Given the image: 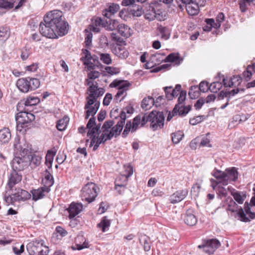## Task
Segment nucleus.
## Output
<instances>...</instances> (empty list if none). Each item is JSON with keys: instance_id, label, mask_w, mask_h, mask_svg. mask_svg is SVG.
I'll return each instance as SVG.
<instances>
[{"instance_id": "50", "label": "nucleus", "mask_w": 255, "mask_h": 255, "mask_svg": "<svg viewBox=\"0 0 255 255\" xmlns=\"http://www.w3.org/2000/svg\"><path fill=\"white\" fill-rule=\"evenodd\" d=\"M41 157L36 155H31L29 156V164H33L36 166L39 165L41 163Z\"/></svg>"}, {"instance_id": "25", "label": "nucleus", "mask_w": 255, "mask_h": 255, "mask_svg": "<svg viewBox=\"0 0 255 255\" xmlns=\"http://www.w3.org/2000/svg\"><path fill=\"white\" fill-rule=\"evenodd\" d=\"M184 221L188 226H193L197 223V218L191 211H187L184 218Z\"/></svg>"}, {"instance_id": "23", "label": "nucleus", "mask_w": 255, "mask_h": 255, "mask_svg": "<svg viewBox=\"0 0 255 255\" xmlns=\"http://www.w3.org/2000/svg\"><path fill=\"white\" fill-rule=\"evenodd\" d=\"M186 9L189 16L197 15L200 11L198 3L194 1L186 5Z\"/></svg>"}, {"instance_id": "49", "label": "nucleus", "mask_w": 255, "mask_h": 255, "mask_svg": "<svg viewBox=\"0 0 255 255\" xmlns=\"http://www.w3.org/2000/svg\"><path fill=\"white\" fill-rule=\"evenodd\" d=\"M232 195L234 197V199L239 203V204H243L244 200L246 198V196L245 195L242 196L240 192L237 191L234 193H232Z\"/></svg>"}, {"instance_id": "20", "label": "nucleus", "mask_w": 255, "mask_h": 255, "mask_svg": "<svg viewBox=\"0 0 255 255\" xmlns=\"http://www.w3.org/2000/svg\"><path fill=\"white\" fill-rule=\"evenodd\" d=\"M16 192L12 194L15 196L17 202L25 201L31 198V194L27 191L21 188L16 189Z\"/></svg>"}, {"instance_id": "31", "label": "nucleus", "mask_w": 255, "mask_h": 255, "mask_svg": "<svg viewBox=\"0 0 255 255\" xmlns=\"http://www.w3.org/2000/svg\"><path fill=\"white\" fill-rule=\"evenodd\" d=\"M139 241L141 244L143 245L144 250L148 252L150 250L151 243L150 238L145 235H141L139 238Z\"/></svg>"}, {"instance_id": "41", "label": "nucleus", "mask_w": 255, "mask_h": 255, "mask_svg": "<svg viewBox=\"0 0 255 255\" xmlns=\"http://www.w3.org/2000/svg\"><path fill=\"white\" fill-rule=\"evenodd\" d=\"M223 77H224V76H223ZM235 79H237L238 81H242V78L239 75H234V76H233L231 78L230 80L229 81L228 83L227 82L226 79L224 77H223V85L225 87H232L234 85V84H235V82L234 81V80H235Z\"/></svg>"}, {"instance_id": "10", "label": "nucleus", "mask_w": 255, "mask_h": 255, "mask_svg": "<svg viewBox=\"0 0 255 255\" xmlns=\"http://www.w3.org/2000/svg\"><path fill=\"white\" fill-rule=\"evenodd\" d=\"M87 84L89 86L87 89L89 93L90 97L96 98L98 100V98L103 95L105 93V90L102 88H98V84L97 82H93L90 80L87 81Z\"/></svg>"}, {"instance_id": "7", "label": "nucleus", "mask_w": 255, "mask_h": 255, "mask_svg": "<svg viewBox=\"0 0 255 255\" xmlns=\"http://www.w3.org/2000/svg\"><path fill=\"white\" fill-rule=\"evenodd\" d=\"M27 250L29 255H47L49 249L46 246H43V244L39 242H33L27 246Z\"/></svg>"}, {"instance_id": "44", "label": "nucleus", "mask_w": 255, "mask_h": 255, "mask_svg": "<svg viewBox=\"0 0 255 255\" xmlns=\"http://www.w3.org/2000/svg\"><path fill=\"white\" fill-rule=\"evenodd\" d=\"M84 31L85 32V45L88 48L92 45L93 34L88 29H85Z\"/></svg>"}, {"instance_id": "56", "label": "nucleus", "mask_w": 255, "mask_h": 255, "mask_svg": "<svg viewBox=\"0 0 255 255\" xmlns=\"http://www.w3.org/2000/svg\"><path fill=\"white\" fill-rule=\"evenodd\" d=\"M127 91H126L125 90H123L122 89H121L120 88H118V91L116 94L114 100L116 101L117 102H118L119 98L121 96H123V98L119 100L120 102L122 101L124 99V98L126 96Z\"/></svg>"}, {"instance_id": "13", "label": "nucleus", "mask_w": 255, "mask_h": 255, "mask_svg": "<svg viewBox=\"0 0 255 255\" xmlns=\"http://www.w3.org/2000/svg\"><path fill=\"white\" fill-rule=\"evenodd\" d=\"M191 106L188 105L187 106H179V105H176L172 112H169L167 118V121H170L171 119L175 115L178 113L180 116H184L190 111Z\"/></svg>"}, {"instance_id": "2", "label": "nucleus", "mask_w": 255, "mask_h": 255, "mask_svg": "<svg viewBox=\"0 0 255 255\" xmlns=\"http://www.w3.org/2000/svg\"><path fill=\"white\" fill-rule=\"evenodd\" d=\"M19 112L16 114L15 120L17 123V129L21 131L24 130L25 132L27 129L31 127V122L35 120V116L28 112V109L23 107L22 110H17Z\"/></svg>"}, {"instance_id": "8", "label": "nucleus", "mask_w": 255, "mask_h": 255, "mask_svg": "<svg viewBox=\"0 0 255 255\" xmlns=\"http://www.w3.org/2000/svg\"><path fill=\"white\" fill-rule=\"evenodd\" d=\"M140 115H138L133 119L132 123L130 121H128L126 124L125 128L122 133V136L124 138L126 137L130 131L132 132H135L139 126L141 127Z\"/></svg>"}, {"instance_id": "18", "label": "nucleus", "mask_w": 255, "mask_h": 255, "mask_svg": "<svg viewBox=\"0 0 255 255\" xmlns=\"http://www.w3.org/2000/svg\"><path fill=\"white\" fill-rule=\"evenodd\" d=\"M22 179V176L19 174L17 171L13 170L10 173L7 183V185L10 190L13 186L19 183Z\"/></svg>"}, {"instance_id": "51", "label": "nucleus", "mask_w": 255, "mask_h": 255, "mask_svg": "<svg viewBox=\"0 0 255 255\" xmlns=\"http://www.w3.org/2000/svg\"><path fill=\"white\" fill-rule=\"evenodd\" d=\"M179 59L178 54L172 53L169 54L165 58V62H174L177 61Z\"/></svg>"}, {"instance_id": "48", "label": "nucleus", "mask_w": 255, "mask_h": 255, "mask_svg": "<svg viewBox=\"0 0 255 255\" xmlns=\"http://www.w3.org/2000/svg\"><path fill=\"white\" fill-rule=\"evenodd\" d=\"M172 141L174 143H178L182 139L184 136L183 133L180 131L172 133Z\"/></svg>"}, {"instance_id": "22", "label": "nucleus", "mask_w": 255, "mask_h": 255, "mask_svg": "<svg viewBox=\"0 0 255 255\" xmlns=\"http://www.w3.org/2000/svg\"><path fill=\"white\" fill-rule=\"evenodd\" d=\"M50 188L48 187H42L36 190L32 191V199L37 201L40 199L43 198L45 196L44 192H49Z\"/></svg>"}, {"instance_id": "30", "label": "nucleus", "mask_w": 255, "mask_h": 255, "mask_svg": "<svg viewBox=\"0 0 255 255\" xmlns=\"http://www.w3.org/2000/svg\"><path fill=\"white\" fill-rule=\"evenodd\" d=\"M155 100L150 96L144 98L142 102L141 107L142 109L146 111L150 109L152 106L154 105Z\"/></svg>"}, {"instance_id": "61", "label": "nucleus", "mask_w": 255, "mask_h": 255, "mask_svg": "<svg viewBox=\"0 0 255 255\" xmlns=\"http://www.w3.org/2000/svg\"><path fill=\"white\" fill-rule=\"evenodd\" d=\"M13 7V4L11 3L9 0H0V7L4 9H10Z\"/></svg>"}, {"instance_id": "16", "label": "nucleus", "mask_w": 255, "mask_h": 255, "mask_svg": "<svg viewBox=\"0 0 255 255\" xmlns=\"http://www.w3.org/2000/svg\"><path fill=\"white\" fill-rule=\"evenodd\" d=\"M244 209L245 211L242 207H240V208L238 209V211L236 214V218L238 217V219L241 221L249 222L250 221V219L247 216V214H249L251 211L250 205L247 202H246L245 203Z\"/></svg>"}, {"instance_id": "15", "label": "nucleus", "mask_w": 255, "mask_h": 255, "mask_svg": "<svg viewBox=\"0 0 255 255\" xmlns=\"http://www.w3.org/2000/svg\"><path fill=\"white\" fill-rule=\"evenodd\" d=\"M40 102V99L36 97L29 96L24 101L19 102L17 105V110H22L23 107L27 108L29 106L37 105Z\"/></svg>"}, {"instance_id": "1", "label": "nucleus", "mask_w": 255, "mask_h": 255, "mask_svg": "<svg viewBox=\"0 0 255 255\" xmlns=\"http://www.w3.org/2000/svg\"><path fill=\"white\" fill-rule=\"evenodd\" d=\"M68 23L62 17H44L43 21L39 24L41 35L49 38H57V35L63 36L69 30Z\"/></svg>"}, {"instance_id": "11", "label": "nucleus", "mask_w": 255, "mask_h": 255, "mask_svg": "<svg viewBox=\"0 0 255 255\" xmlns=\"http://www.w3.org/2000/svg\"><path fill=\"white\" fill-rule=\"evenodd\" d=\"M220 245V243L218 240L212 239L204 241L202 245L198 246V248L203 249L206 253L212 254Z\"/></svg>"}, {"instance_id": "24", "label": "nucleus", "mask_w": 255, "mask_h": 255, "mask_svg": "<svg viewBox=\"0 0 255 255\" xmlns=\"http://www.w3.org/2000/svg\"><path fill=\"white\" fill-rule=\"evenodd\" d=\"M130 83L128 81H124V80H114L110 85V87L112 88H116L117 86H119V88L121 89L125 90L126 91H128V87L130 86Z\"/></svg>"}, {"instance_id": "26", "label": "nucleus", "mask_w": 255, "mask_h": 255, "mask_svg": "<svg viewBox=\"0 0 255 255\" xmlns=\"http://www.w3.org/2000/svg\"><path fill=\"white\" fill-rule=\"evenodd\" d=\"M124 126L119 123L114 127H113L110 131L109 133H107L108 138H112L115 136V137L120 135L122 130H123Z\"/></svg>"}, {"instance_id": "36", "label": "nucleus", "mask_w": 255, "mask_h": 255, "mask_svg": "<svg viewBox=\"0 0 255 255\" xmlns=\"http://www.w3.org/2000/svg\"><path fill=\"white\" fill-rule=\"evenodd\" d=\"M97 140L96 144H95L93 147L94 151L98 149L101 143H104L107 140L111 139V138H108V134L107 133H102L100 136L99 135H97Z\"/></svg>"}, {"instance_id": "34", "label": "nucleus", "mask_w": 255, "mask_h": 255, "mask_svg": "<svg viewBox=\"0 0 255 255\" xmlns=\"http://www.w3.org/2000/svg\"><path fill=\"white\" fill-rule=\"evenodd\" d=\"M45 178L43 180L44 183V187L49 188L54 184V178L50 172L46 169L45 171Z\"/></svg>"}, {"instance_id": "64", "label": "nucleus", "mask_w": 255, "mask_h": 255, "mask_svg": "<svg viewBox=\"0 0 255 255\" xmlns=\"http://www.w3.org/2000/svg\"><path fill=\"white\" fill-rule=\"evenodd\" d=\"M199 90L203 93L207 92L209 90V86L208 85V83L205 81L201 82L198 87Z\"/></svg>"}, {"instance_id": "62", "label": "nucleus", "mask_w": 255, "mask_h": 255, "mask_svg": "<svg viewBox=\"0 0 255 255\" xmlns=\"http://www.w3.org/2000/svg\"><path fill=\"white\" fill-rule=\"evenodd\" d=\"M86 103L85 105L84 109H87L89 108L91 106H93L92 105L96 102V98H93L90 97V96L88 95L86 98Z\"/></svg>"}, {"instance_id": "27", "label": "nucleus", "mask_w": 255, "mask_h": 255, "mask_svg": "<svg viewBox=\"0 0 255 255\" xmlns=\"http://www.w3.org/2000/svg\"><path fill=\"white\" fill-rule=\"evenodd\" d=\"M247 120V118L244 116H241L240 115H236L234 116L230 122L229 123L228 127L230 128H232L235 127L236 126L242 122L246 121Z\"/></svg>"}, {"instance_id": "46", "label": "nucleus", "mask_w": 255, "mask_h": 255, "mask_svg": "<svg viewBox=\"0 0 255 255\" xmlns=\"http://www.w3.org/2000/svg\"><path fill=\"white\" fill-rule=\"evenodd\" d=\"M100 60L105 64L110 65L112 62L110 54L108 53L100 54Z\"/></svg>"}, {"instance_id": "37", "label": "nucleus", "mask_w": 255, "mask_h": 255, "mask_svg": "<svg viewBox=\"0 0 255 255\" xmlns=\"http://www.w3.org/2000/svg\"><path fill=\"white\" fill-rule=\"evenodd\" d=\"M69 121V119L67 116H65L62 119L59 120L56 125L57 129L59 131L64 130L66 129Z\"/></svg>"}, {"instance_id": "33", "label": "nucleus", "mask_w": 255, "mask_h": 255, "mask_svg": "<svg viewBox=\"0 0 255 255\" xmlns=\"http://www.w3.org/2000/svg\"><path fill=\"white\" fill-rule=\"evenodd\" d=\"M157 30L161 34V38L162 39L167 40L170 38L171 30L168 27L159 25L157 27Z\"/></svg>"}, {"instance_id": "17", "label": "nucleus", "mask_w": 255, "mask_h": 255, "mask_svg": "<svg viewBox=\"0 0 255 255\" xmlns=\"http://www.w3.org/2000/svg\"><path fill=\"white\" fill-rule=\"evenodd\" d=\"M112 52L121 59H125L128 56L129 53L125 47L120 44L114 45L112 48Z\"/></svg>"}, {"instance_id": "32", "label": "nucleus", "mask_w": 255, "mask_h": 255, "mask_svg": "<svg viewBox=\"0 0 255 255\" xmlns=\"http://www.w3.org/2000/svg\"><path fill=\"white\" fill-rule=\"evenodd\" d=\"M120 9V5L118 4L112 3H109L108 7L105 9V11L103 12V16H107V12L110 14L114 15Z\"/></svg>"}, {"instance_id": "14", "label": "nucleus", "mask_w": 255, "mask_h": 255, "mask_svg": "<svg viewBox=\"0 0 255 255\" xmlns=\"http://www.w3.org/2000/svg\"><path fill=\"white\" fill-rule=\"evenodd\" d=\"M224 180L223 185H227L229 182H234L238 179V172L235 167L227 168L224 171Z\"/></svg>"}, {"instance_id": "6", "label": "nucleus", "mask_w": 255, "mask_h": 255, "mask_svg": "<svg viewBox=\"0 0 255 255\" xmlns=\"http://www.w3.org/2000/svg\"><path fill=\"white\" fill-rule=\"evenodd\" d=\"M96 26H102L108 30H114L118 25V21L111 17H96L95 19Z\"/></svg>"}, {"instance_id": "60", "label": "nucleus", "mask_w": 255, "mask_h": 255, "mask_svg": "<svg viewBox=\"0 0 255 255\" xmlns=\"http://www.w3.org/2000/svg\"><path fill=\"white\" fill-rule=\"evenodd\" d=\"M251 2L248 0H242L240 2V9L242 12H245L248 8V6L251 4Z\"/></svg>"}, {"instance_id": "54", "label": "nucleus", "mask_w": 255, "mask_h": 255, "mask_svg": "<svg viewBox=\"0 0 255 255\" xmlns=\"http://www.w3.org/2000/svg\"><path fill=\"white\" fill-rule=\"evenodd\" d=\"M85 112V119H88L90 116L92 117H94V115L97 113V111L93 107L91 106L89 108H87Z\"/></svg>"}, {"instance_id": "21", "label": "nucleus", "mask_w": 255, "mask_h": 255, "mask_svg": "<svg viewBox=\"0 0 255 255\" xmlns=\"http://www.w3.org/2000/svg\"><path fill=\"white\" fill-rule=\"evenodd\" d=\"M187 194L186 189L177 191L170 197V201L173 204L179 202L186 197Z\"/></svg>"}, {"instance_id": "9", "label": "nucleus", "mask_w": 255, "mask_h": 255, "mask_svg": "<svg viewBox=\"0 0 255 255\" xmlns=\"http://www.w3.org/2000/svg\"><path fill=\"white\" fill-rule=\"evenodd\" d=\"M29 164V156L15 157L11 162L12 169L17 171L24 170Z\"/></svg>"}, {"instance_id": "28", "label": "nucleus", "mask_w": 255, "mask_h": 255, "mask_svg": "<svg viewBox=\"0 0 255 255\" xmlns=\"http://www.w3.org/2000/svg\"><path fill=\"white\" fill-rule=\"evenodd\" d=\"M118 33L123 37L128 38L131 35L130 29L127 25L125 24H119L117 27Z\"/></svg>"}, {"instance_id": "39", "label": "nucleus", "mask_w": 255, "mask_h": 255, "mask_svg": "<svg viewBox=\"0 0 255 255\" xmlns=\"http://www.w3.org/2000/svg\"><path fill=\"white\" fill-rule=\"evenodd\" d=\"M56 153V151L49 150L45 156V164L49 168H51L54 156Z\"/></svg>"}, {"instance_id": "45", "label": "nucleus", "mask_w": 255, "mask_h": 255, "mask_svg": "<svg viewBox=\"0 0 255 255\" xmlns=\"http://www.w3.org/2000/svg\"><path fill=\"white\" fill-rule=\"evenodd\" d=\"M222 87V83L220 82H214L209 86V90L213 93H217Z\"/></svg>"}, {"instance_id": "38", "label": "nucleus", "mask_w": 255, "mask_h": 255, "mask_svg": "<svg viewBox=\"0 0 255 255\" xmlns=\"http://www.w3.org/2000/svg\"><path fill=\"white\" fill-rule=\"evenodd\" d=\"M10 35L9 29L7 27H0V41L2 43L5 42L9 37Z\"/></svg>"}, {"instance_id": "55", "label": "nucleus", "mask_w": 255, "mask_h": 255, "mask_svg": "<svg viewBox=\"0 0 255 255\" xmlns=\"http://www.w3.org/2000/svg\"><path fill=\"white\" fill-rule=\"evenodd\" d=\"M238 206L236 203L232 199H231L227 210L231 211L232 212H236L237 213L238 211Z\"/></svg>"}, {"instance_id": "35", "label": "nucleus", "mask_w": 255, "mask_h": 255, "mask_svg": "<svg viewBox=\"0 0 255 255\" xmlns=\"http://www.w3.org/2000/svg\"><path fill=\"white\" fill-rule=\"evenodd\" d=\"M222 183H217L216 185L213 186V189L217 192L218 197L220 198L221 196L226 197L228 193L227 189L224 187Z\"/></svg>"}, {"instance_id": "58", "label": "nucleus", "mask_w": 255, "mask_h": 255, "mask_svg": "<svg viewBox=\"0 0 255 255\" xmlns=\"http://www.w3.org/2000/svg\"><path fill=\"white\" fill-rule=\"evenodd\" d=\"M111 37L112 40L117 42L116 44H121L125 42L123 38L120 37L117 33L114 32L111 33Z\"/></svg>"}, {"instance_id": "4", "label": "nucleus", "mask_w": 255, "mask_h": 255, "mask_svg": "<svg viewBox=\"0 0 255 255\" xmlns=\"http://www.w3.org/2000/svg\"><path fill=\"white\" fill-rule=\"evenodd\" d=\"M98 195L97 186L93 183H88L81 190V198L82 200H85L88 203H91Z\"/></svg>"}, {"instance_id": "57", "label": "nucleus", "mask_w": 255, "mask_h": 255, "mask_svg": "<svg viewBox=\"0 0 255 255\" xmlns=\"http://www.w3.org/2000/svg\"><path fill=\"white\" fill-rule=\"evenodd\" d=\"M4 199L5 202L8 204L14 205L15 202H17L16 200V198L15 196H12V194L11 195L5 194L4 197Z\"/></svg>"}, {"instance_id": "53", "label": "nucleus", "mask_w": 255, "mask_h": 255, "mask_svg": "<svg viewBox=\"0 0 255 255\" xmlns=\"http://www.w3.org/2000/svg\"><path fill=\"white\" fill-rule=\"evenodd\" d=\"M101 73L97 71H93L89 72L88 74V79L86 80V82H87V80H90L91 81H93L94 79H96L100 77Z\"/></svg>"}, {"instance_id": "19", "label": "nucleus", "mask_w": 255, "mask_h": 255, "mask_svg": "<svg viewBox=\"0 0 255 255\" xmlns=\"http://www.w3.org/2000/svg\"><path fill=\"white\" fill-rule=\"evenodd\" d=\"M83 205L80 203H72L67 210L69 214V218L72 219L77 216L82 210Z\"/></svg>"}, {"instance_id": "63", "label": "nucleus", "mask_w": 255, "mask_h": 255, "mask_svg": "<svg viewBox=\"0 0 255 255\" xmlns=\"http://www.w3.org/2000/svg\"><path fill=\"white\" fill-rule=\"evenodd\" d=\"M204 119V116H198L193 119H190L189 123L192 125H196L201 123Z\"/></svg>"}, {"instance_id": "59", "label": "nucleus", "mask_w": 255, "mask_h": 255, "mask_svg": "<svg viewBox=\"0 0 255 255\" xmlns=\"http://www.w3.org/2000/svg\"><path fill=\"white\" fill-rule=\"evenodd\" d=\"M207 25L203 27V29L204 31L209 32L212 29V24L214 23V19H207L206 20Z\"/></svg>"}, {"instance_id": "12", "label": "nucleus", "mask_w": 255, "mask_h": 255, "mask_svg": "<svg viewBox=\"0 0 255 255\" xmlns=\"http://www.w3.org/2000/svg\"><path fill=\"white\" fill-rule=\"evenodd\" d=\"M135 0H123L121 4L124 6H130L128 8L132 16H141L142 14V6L135 4Z\"/></svg>"}, {"instance_id": "43", "label": "nucleus", "mask_w": 255, "mask_h": 255, "mask_svg": "<svg viewBox=\"0 0 255 255\" xmlns=\"http://www.w3.org/2000/svg\"><path fill=\"white\" fill-rule=\"evenodd\" d=\"M164 91L165 93L166 98L168 100H172L174 97H176L175 94L173 93V87L172 86L164 87Z\"/></svg>"}, {"instance_id": "52", "label": "nucleus", "mask_w": 255, "mask_h": 255, "mask_svg": "<svg viewBox=\"0 0 255 255\" xmlns=\"http://www.w3.org/2000/svg\"><path fill=\"white\" fill-rule=\"evenodd\" d=\"M252 67L253 66H251V65H249L247 67L246 70L244 71L243 73V76L244 77L247 81H249L251 79V77L252 76Z\"/></svg>"}, {"instance_id": "42", "label": "nucleus", "mask_w": 255, "mask_h": 255, "mask_svg": "<svg viewBox=\"0 0 255 255\" xmlns=\"http://www.w3.org/2000/svg\"><path fill=\"white\" fill-rule=\"evenodd\" d=\"M199 88L198 86H191L190 88L188 95L191 99H195L199 96Z\"/></svg>"}, {"instance_id": "47", "label": "nucleus", "mask_w": 255, "mask_h": 255, "mask_svg": "<svg viewBox=\"0 0 255 255\" xmlns=\"http://www.w3.org/2000/svg\"><path fill=\"white\" fill-rule=\"evenodd\" d=\"M115 124L114 120H108L106 121L102 127L103 133H106L109 131V129L113 126Z\"/></svg>"}, {"instance_id": "40", "label": "nucleus", "mask_w": 255, "mask_h": 255, "mask_svg": "<svg viewBox=\"0 0 255 255\" xmlns=\"http://www.w3.org/2000/svg\"><path fill=\"white\" fill-rule=\"evenodd\" d=\"M110 226V221L107 219V217H103L100 223L97 225L98 228L102 229L103 232H106Z\"/></svg>"}, {"instance_id": "3", "label": "nucleus", "mask_w": 255, "mask_h": 255, "mask_svg": "<svg viewBox=\"0 0 255 255\" xmlns=\"http://www.w3.org/2000/svg\"><path fill=\"white\" fill-rule=\"evenodd\" d=\"M17 88L23 93H27L37 89L40 85L39 79L27 77L19 79L16 82Z\"/></svg>"}, {"instance_id": "5", "label": "nucleus", "mask_w": 255, "mask_h": 255, "mask_svg": "<svg viewBox=\"0 0 255 255\" xmlns=\"http://www.w3.org/2000/svg\"><path fill=\"white\" fill-rule=\"evenodd\" d=\"M149 117L151 120L150 128L153 130L163 127L165 118L162 112L153 111L149 113Z\"/></svg>"}, {"instance_id": "29", "label": "nucleus", "mask_w": 255, "mask_h": 255, "mask_svg": "<svg viewBox=\"0 0 255 255\" xmlns=\"http://www.w3.org/2000/svg\"><path fill=\"white\" fill-rule=\"evenodd\" d=\"M10 138L11 133L8 128H3L0 130V143H7Z\"/></svg>"}]
</instances>
